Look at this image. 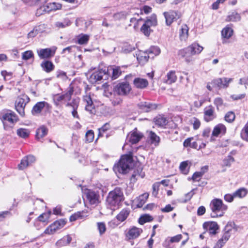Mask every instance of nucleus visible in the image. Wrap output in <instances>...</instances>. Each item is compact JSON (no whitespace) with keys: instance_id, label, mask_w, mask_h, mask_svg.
Segmentation results:
<instances>
[{"instance_id":"1","label":"nucleus","mask_w":248,"mask_h":248,"mask_svg":"<svg viewBox=\"0 0 248 248\" xmlns=\"http://www.w3.org/2000/svg\"><path fill=\"white\" fill-rule=\"evenodd\" d=\"M203 47L197 43H194L188 46L179 51L178 54L185 58L186 62L193 61L192 56L199 55L202 51Z\"/></svg>"},{"instance_id":"2","label":"nucleus","mask_w":248,"mask_h":248,"mask_svg":"<svg viewBox=\"0 0 248 248\" xmlns=\"http://www.w3.org/2000/svg\"><path fill=\"white\" fill-rule=\"evenodd\" d=\"M133 166V160L131 155H124L122 156L119 162L115 164L114 170L123 174L127 173Z\"/></svg>"},{"instance_id":"3","label":"nucleus","mask_w":248,"mask_h":248,"mask_svg":"<svg viewBox=\"0 0 248 248\" xmlns=\"http://www.w3.org/2000/svg\"><path fill=\"white\" fill-rule=\"evenodd\" d=\"M123 199V193L122 190L119 187H116L109 193L107 202L111 209L114 210L119 206Z\"/></svg>"},{"instance_id":"4","label":"nucleus","mask_w":248,"mask_h":248,"mask_svg":"<svg viewBox=\"0 0 248 248\" xmlns=\"http://www.w3.org/2000/svg\"><path fill=\"white\" fill-rule=\"evenodd\" d=\"M210 208L211 210V217L215 218L222 217L228 207L223 203L222 200L215 199L211 202Z\"/></svg>"},{"instance_id":"5","label":"nucleus","mask_w":248,"mask_h":248,"mask_svg":"<svg viewBox=\"0 0 248 248\" xmlns=\"http://www.w3.org/2000/svg\"><path fill=\"white\" fill-rule=\"evenodd\" d=\"M1 120L4 129L10 130L17 121V117L14 112H10L4 114L2 116Z\"/></svg>"},{"instance_id":"6","label":"nucleus","mask_w":248,"mask_h":248,"mask_svg":"<svg viewBox=\"0 0 248 248\" xmlns=\"http://www.w3.org/2000/svg\"><path fill=\"white\" fill-rule=\"evenodd\" d=\"M157 23L156 16L155 15H152L144 21V23L140 28L141 32L146 36H149L152 31L151 27L155 26Z\"/></svg>"},{"instance_id":"7","label":"nucleus","mask_w":248,"mask_h":248,"mask_svg":"<svg viewBox=\"0 0 248 248\" xmlns=\"http://www.w3.org/2000/svg\"><path fill=\"white\" fill-rule=\"evenodd\" d=\"M29 101V97L25 94H23L17 98L15 102V107L16 110L21 116L24 115L25 107Z\"/></svg>"},{"instance_id":"8","label":"nucleus","mask_w":248,"mask_h":248,"mask_svg":"<svg viewBox=\"0 0 248 248\" xmlns=\"http://www.w3.org/2000/svg\"><path fill=\"white\" fill-rule=\"evenodd\" d=\"M232 80L233 79L232 78H218L212 80L211 84L215 87L218 89H226L229 87V83L232 82Z\"/></svg>"},{"instance_id":"9","label":"nucleus","mask_w":248,"mask_h":248,"mask_svg":"<svg viewBox=\"0 0 248 248\" xmlns=\"http://www.w3.org/2000/svg\"><path fill=\"white\" fill-rule=\"evenodd\" d=\"M65 223L66 222L64 220L60 219L59 220H57L49 226L45 230L44 233L47 234H53L57 231L63 227Z\"/></svg>"},{"instance_id":"10","label":"nucleus","mask_w":248,"mask_h":248,"mask_svg":"<svg viewBox=\"0 0 248 248\" xmlns=\"http://www.w3.org/2000/svg\"><path fill=\"white\" fill-rule=\"evenodd\" d=\"M108 75L106 71L105 70L100 69L93 73L90 76L89 80L91 83L94 84L100 81L104 78L106 79Z\"/></svg>"},{"instance_id":"11","label":"nucleus","mask_w":248,"mask_h":248,"mask_svg":"<svg viewBox=\"0 0 248 248\" xmlns=\"http://www.w3.org/2000/svg\"><path fill=\"white\" fill-rule=\"evenodd\" d=\"M131 87L128 83L122 82L118 84L114 88V92L120 95H125L129 93Z\"/></svg>"},{"instance_id":"12","label":"nucleus","mask_w":248,"mask_h":248,"mask_svg":"<svg viewBox=\"0 0 248 248\" xmlns=\"http://www.w3.org/2000/svg\"><path fill=\"white\" fill-rule=\"evenodd\" d=\"M142 232L141 229L133 226L125 232V237L128 240L135 239L138 238Z\"/></svg>"},{"instance_id":"13","label":"nucleus","mask_w":248,"mask_h":248,"mask_svg":"<svg viewBox=\"0 0 248 248\" xmlns=\"http://www.w3.org/2000/svg\"><path fill=\"white\" fill-rule=\"evenodd\" d=\"M163 15L166 19V23L168 26L170 25L174 21L179 19L181 16L179 13L174 11L164 12Z\"/></svg>"},{"instance_id":"14","label":"nucleus","mask_w":248,"mask_h":248,"mask_svg":"<svg viewBox=\"0 0 248 248\" xmlns=\"http://www.w3.org/2000/svg\"><path fill=\"white\" fill-rule=\"evenodd\" d=\"M56 48H50L40 49L37 50V54L41 59H48L53 56L55 54Z\"/></svg>"},{"instance_id":"15","label":"nucleus","mask_w":248,"mask_h":248,"mask_svg":"<svg viewBox=\"0 0 248 248\" xmlns=\"http://www.w3.org/2000/svg\"><path fill=\"white\" fill-rule=\"evenodd\" d=\"M79 99L77 98L72 100L71 102L68 103L66 105L71 111L73 117L78 119H79V116L77 112V109L79 106Z\"/></svg>"},{"instance_id":"16","label":"nucleus","mask_w":248,"mask_h":248,"mask_svg":"<svg viewBox=\"0 0 248 248\" xmlns=\"http://www.w3.org/2000/svg\"><path fill=\"white\" fill-rule=\"evenodd\" d=\"M83 101L85 103V110L90 114H95L96 111L95 106L90 95H86L83 97Z\"/></svg>"},{"instance_id":"17","label":"nucleus","mask_w":248,"mask_h":248,"mask_svg":"<svg viewBox=\"0 0 248 248\" xmlns=\"http://www.w3.org/2000/svg\"><path fill=\"white\" fill-rule=\"evenodd\" d=\"M203 228L208 231L210 234L215 235L217 233V231L218 230L219 226L216 222L208 221L203 224Z\"/></svg>"},{"instance_id":"18","label":"nucleus","mask_w":248,"mask_h":248,"mask_svg":"<svg viewBox=\"0 0 248 248\" xmlns=\"http://www.w3.org/2000/svg\"><path fill=\"white\" fill-rule=\"evenodd\" d=\"M233 30L228 26L224 28L221 31L222 42L223 44L228 43V39L233 35Z\"/></svg>"},{"instance_id":"19","label":"nucleus","mask_w":248,"mask_h":248,"mask_svg":"<svg viewBox=\"0 0 248 248\" xmlns=\"http://www.w3.org/2000/svg\"><path fill=\"white\" fill-rule=\"evenodd\" d=\"M142 136L143 135L136 129V130L129 133L127 135V139L131 143L134 144L138 142L142 138Z\"/></svg>"},{"instance_id":"20","label":"nucleus","mask_w":248,"mask_h":248,"mask_svg":"<svg viewBox=\"0 0 248 248\" xmlns=\"http://www.w3.org/2000/svg\"><path fill=\"white\" fill-rule=\"evenodd\" d=\"M234 225V223L232 222H228L227 224L224 229L225 232L223 234L222 237L220 239L221 241L225 243L229 239L231 236V232Z\"/></svg>"},{"instance_id":"21","label":"nucleus","mask_w":248,"mask_h":248,"mask_svg":"<svg viewBox=\"0 0 248 248\" xmlns=\"http://www.w3.org/2000/svg\"><path fill=\"white\" fill-rule=\"evenodd\" d=\"M133 84L136 88L143 89L148 86L149 83L146 79L137 78L134 79Z\"/></svg>"},{"instance_id":"22","label":"nucleus","mask_w":248,"mask_h":248,"mask_svg":"<svg viewBox=\"0 0 248 248\" xmlns=\"http://www.w3.org/2000/svg\"><path fill=\"white\" fill-rule=\"evenodd\" d=\"M204 118L206 122L212 120L214 118V108L210 105L204 109Z\"/></svg>"},{"instance_id":"23","label":"nucleus","mask_w":248,"mask_h":248,"mask_svg":"<svg viewBox=\"0 0 248 248\" xmlns=\"http://www.w3.org/2000/svg\"><path fill=\"white\" fill-rule=\"evenodd\" d=\"M177 79L175 71H170L166 75L164 79V82L168 84L175 83Z\"/></svg>"},{"instance_id":"24","label":"nucleus","mask_w":248,"mask_h":248,"mask_svg":"<svg viewBox=\"0 0 248 248\" xmlns=\"http://www.w3.org/2000/svg\"><path fill=\"white\" fill-rule=\"evenodd\" d=\"M45 107H48V104L46 102L42 101L37 103L32 108V114L35 115L40 113Z\"/></svg>"},{"instance_id":"25","label":"nucleus","mask_w":248,"mask_h":248,"mask_svg":"<svg viewBox=\"0 0 248 248\" xmlns=\"http://www.w3.org/2000/svg\"><path fill=\"white\" fill-rule=\"evenodd\" d=\"M73 93V90L70 88L69 90L65 94L62 95L57 94L54 97V100L57 102H60L62 100H69L71 99V95Z\"/></svg>"},{"instance_id":"26","label":"nucleus","mask_w":248,"mask_h":248,"mask_svg":"<svg viewBox=\"0 0 248 248\" xmlns=\"http://www.w3.org/2000/svg\"><path fill=\"white\" fill-rule=\"evenodd\" d=\"M140 108L145 112H149L156 108L155 104H153L149 102H141L139 105Z\"/></svg>"},{"instance_id":"27","label":"nucleus","mask_w":248,"mask_h":248,"mask_svg":"<svg viewBox=\"0 0 248 248\" xmlns=\"http://www.w3.org/2000/svg\"><path fill=\"white\" fill-rule=\"evenodd\" d=\"M88 216V213L87 210H83L81 212H78L72 215L70 217V221H74L78 219H83Z\"/></svg>"},{"instance_id":"28","label":"nucleus","mask_w":248,"mask_h":248,"mask_svg":"<svg viewBox=\"0 0 248 248\" xmlns=\"http://www.w3.org/2000/svg\"><path fill=\"white\" fill-rule=\"evenodd\" d=\"M86 196L91 204H95L98 202L99 196L94 191L88 190Z\"/></svg>"},{"instance_id":"29","label":"nucleus","mask_w":248,"mask_h":248,"mask_svg":"<svg viewBox=\"0 0 248 248\" xmlns=\"http://www.w3.org/2000/svg\"><path fill=\"white\" fill-rule=\"evenodd\" d=\"M226 127L223 124H220L216 125L212 132V136L217 137L220 134H224L226 132Z\"/></svg>"},{"instance_id":"30","label":"nucleus","mask_w":248,"mask_h":248,"mask_svg":"<svg viewBox=\"0 0 248 248\" xmlns=\"http://www.w3.org/2000/svg\"><path fill=\"white\" fill-rule=\"evenodd\" d=\"M41 66L43 69L46 73H49L53 71L55 67L53 63L49 61L43 62L41 64Z\"/></svg>"},{"instance_id":"31","label":"nucleus","mask_w":248,"mask_h":248,"mask_svg":"<svg viewBox=\"0 0 248 248\" xmlns=\"http://www.w3.org/2000/svg\"><path fill=\"white\" fill-rule=\"evenodd\" d=\"M46 6V12H49L51 11H56L61 9L62 4L57 2H52L47 4Z\"/></svg>"},{"instance_id":"32","label":"nucleus","mask_w":248,"mask_h":248,"mask_svg":"<svg viewBox=\"0 0 248 248\" xmlns=\"http://www.w3.org/2000/svg\"><path fill=\"white\" fill-rule=\"evenodd\" d=\"M130 211L128 209H123L117 216V219L123 222L124 221L129 215Z\"/></svg>"},{"instance_id":"33","label":"nucleus","mask_w":248,"mask_h":248,"mask_svg":"<svg viewBox=\"0 0 248 248\" xmlns=\"http://www.w3.org/2000/svg\"><path fill=\"white\" fill-rule=\"evenodd\" d=\"M143 19L141 17H137L136 16L131 18L130 20V24L129 26H133V28L135 31H137L139 28V25L140 22L142 21Z\"/></svg>"},{"instance_id":"34","label":"nucleus","mask_w":248,"mask_h":248,"mask_svg":"<svg viewBox=\"0 0 248 248\" xmlns=\"http://www.w3.org/2000/svg\"><path fill=\"white\" fill-rule=\"evenodd\" d=\"M148 197L149 194L148 193H144L140 195L137 199L138 203L137 204V206L139 208L142 207L144 204L146 202Z\"/></svg>"},{"instance_id":"35","label":"nucleus","mask_w":248,"mask_h":248,"mask_svg":"<svg viewBox=\"0 0 248 248\" xmlns=\"http://www.w3.org/2000/svg\"><path fill=\"white\" fill-rule=\"evenodd\" d=\"M188 29L186 25H184L181 27L180 30V38L183 41H185L188 37Z\"/></svg>"},{"instance_id":"36","label":"nucleus","mask_w":248,"mask_h":248,"mask_svg":"<svg viewBox=\"0 0 248 248\" xmlns=\"http://www.w3.org/2000/svg\"><path fill=\"white\" fill-rule=\"evenodd\" d=\"M78 43L79 45L87 44L90 39V35L86 34H79L78 37Z\"/></svg>"},{"instance_id":"37","label":"nucleus","mask_w":248,"mask_h":248,"mask_svg":"<svg viewBox=\"0 0 248 248\" xmlns=\"http://www.w3.org/2000/svg\"><path fill=\"white\" fill-rule=\"evenodd\" d=\"M48 130L45 126H42L39 128L36 133L37 139H40L45 136L47 133Z\"/></svg>"},{"instance_id":"38","label":"nucleus","mask_w":248,"mask_h":248,"mask_svg":"<svg viewBox=\"0 0 248 248\" xmlns=\"http://www.w3.org/2000/svg\"><path fill=\"white\" fill-rule=\"evenodd\" d=\"M240 19V15L235 12H233L227 16L226 21L227 22H236L239 21Z\"/></svg>"},{"instance_id":"39","label":"nucleus","mask_w":248,"mask_h":248,"mask_svg":"<svg viewBox=\"0 0 248 248\" xmlns=\"http://www.w3.org/2000/svg\"><path fill=\"white\" fill-rule=\"evenodd\" d=\"M149 136L151 140V143L154 144L155 146H158L160 142V138L152 131L150 132Z\"/></svg>"},{"instance_id":"40","label":"nucleus","mask_w":248,"mask_h":248,"mask_svg":"<svg viewBox=\"0 0 248 248\" xmlns=\"http://www.w3.org/2000/svg\"><path fill=\"white\" fill-rule=\"evenodd\" d=\"M120 95H119L117 93H115L110 99V101H111V104L113 106L119 105L122 103V99L120 96Z\"/></svg>"},{"instance_id":"41","label":"nucleus","mask_w":248,"mask_h":248,"mask_svg":"<svg viewBox=\"0 0 248 248\" xmlns=\"http://www.w3.org/2000/svg\"><path fill=\"white\" fill-rule=\"evenodd\" d=\"M17 134L21 138H26L30 135V131L27 129L20 128L17 129Z\"/></svg>"},{"instance_id":"42","label":"nucleus","mask_w":248,"mask_h":248,"mask_svg":"<svg viewBox=\"0 0 248 248\" xmlns=\"http://www.w3.org/2000/svg\"><path fill=\"white\" fill-rule=\"evenodd\" d=\"M155 122L156 125L160 126H164L166 125L168 123L165 117L161 116L156 117V118L155 119Z\"/></svg>"},{"instance_id":"43","label":"nucleus","mask_w":248,"mask_h":248,"mask_svg":"<svg viewBox=\"0 0 248 248\" xmlns=\"http://www.w3.org/2000/svg\"><path fill=\"white\" fill-rule=\"evenodd\" d=\"M129 14L126 12H121L114 14L113 17L115 20L125 19Z\"/></svg>"},{"instance_id":"44","label":"nucleus","mask_w":248,"mask_h":248,"mask_svg":"<svg viewBox=\"0 0 248 248\" xmlns=\"http://www.w3.org/2000/svg\"><path fill=\"white\" fill-rule=\"evenodd\" d=\"M71 24L70 21L67 19H64L63 22L58 21L55 24V26L58 28H64L70 26Z\"/></svg>"},{"instance_id":"45","label":"nucleus","mask_w":248,"mask_h":248,"mask_svg":"<svg viewBox=\"0 0 248 248\" xmlns=\"http://www.w3.org/2000/svg\"><path fill=\"white\" fill-rule=\"evenodd\" d=\"M153 220V218L152 216L148 215H145L141 216L139 219V223L143 225L147 222H150Z\"/></svg>"},{"instance_id":"46","label":"nucleus","mask_w":248,"mask_h":248,"mask_svg":"<svg viewBox=\"0 0 248 248\" xmlns=\"http://www.w3.org/2000/svg\"><path fill=\"white\" fill-rule=\"evenodd\" d=\"M47 30V25L44 23L40 24L34 27V31H36V32L38 33L45 32Z\"/></svg>"},{"instance_id":"47","label":"nucleus","mask_w":248,"mask_h":248,"mask_svg":"<svg viewBox=\"0 0 248 248\" xmlns=\"http://www.w3.org/2000/svg\"><path fill=\"white\" fill-rule=\"evenodd\" d=\"M241 137L243 140L248 141V121L241 131Z\"/></svg>"},{"instance_id":"48","label":"nucleus","mask_w":248,"mask_h":248,"mask_svg":"<svg viewBox=\"0 0 248 248\" xmlns=\"http://www.w3.org/2000/svg\"><path fill=\"white\" fill-rule=\"evenodd\" d=\"M247 193V190L245 188H240L233 193L235 197L243 198L245 197Z\"/></svg>"},{"instance_id":"49","label":"nucleus","mask_w":248,"mask_h":248,"mask_svg":"<svg viewBox=\"0 0 248 248\" xmlns=\"http://www.w3.org/2000/svg\"><path fill=\"white\" fill-rule=\"evenodd\" d=\"M235 118V115L232 111H229L227 112L225 116V120L228 123L232 122Z\"/></svg>"},{"instance_id":"50","label":"nucleus","mask_w":248,"mask_h":248,"mask_svg":"<svg viewBox=\"0 0 248 248\" xmlns=\"http://www.w3.org/2000/svg\"><path fill=\"white\" fill-rule=\"evenodd\" d=\"M144 176V173L142 171V170L140 169H137L136 171H135L134 173L132 175V177L133 178L137 179L138 177L143 178Z\"/></svg>"},{"instance_id":"51","label":"nucleus","mask_w":248,"mask_h":248,"mask_svg":"<svg viewBox=\"0 0 248 248\" xmlns=\"http://www.w3.org/2000/svg\"><path fill=\"white\" fill-rule=\"evenodd\" d=\"M50 214V211L41 214L38 217L39 220L42 222H45L47 221L49 218Z\"/></svg>"},{"instance_id":"52","label":"nucleus","mask_w":248,"mask_h":248,"mask_svg":"<svg viewBox=\"0 0 248 248\" xmlns=\"http://www.w3.org/2000/svg\"><path fill=\"white\" fill-rule=\"evenodd\" d=\"M94 139V133L93 131L88 130L86 133V140L89 142H92Z\"/></svg>"},{"instance_id":"53","label":"nucleus","mask_w":248,"mask_h":248,"mask_svg":"<svg viewBox=\"0 0 248 248\" xmlns=\"http://www.w3.org/2000/svg\"><path fill=\"white\" fill-rule=\"evenodd\" d=\"M188 166V163L187 161H184L182 162L180 165V169L181 171L184 173V174H187L188 172V170L187 169V167Z\"/></svg>"},{"instance_id":"54","label":"nucleus","mask_w":248,"mask_h":248,"mask_svg":"<svg viewBox=\"0 0 248 248\" xmlns=\"http://www.w3.org/2000/svg\"><path fill=\"white\" fill-rule=\"evenodd\" d=\"M121 74V71L119 67H117L113 69L112 78L113 79L118 78Z\"/></svg>"},{"instance_id":"55","label":"nucleus","mask_w":248,"mask_h":248,"mask_svg":"<svg viewBox=\"0 0 248 248\" xmlns=\"http://www.w3.org/2000/svg\"><path fill=\"white\" fill-rule=\"evenodd\" d=\"M28 166H29L28 162L26 158L24 157L21 160V162L18 165V167L19 170H23L25 169L26 167H27Z\"/></svg>"},{"instance_id":"56","label":"nucleus","mask_w":248,"mask_h":248,"mask_svg":"<svg viewBox=\"0 0 248 248\" xmlns=\"http://www.w3.org/2000/svg\"><path fill=\"white\" fill-rule=\"evenodd\" d=\"M169 239V237L167 238L163 243V246L165 248H174V246L172 245L171 241Z\"/></svg>"},{"instance_id":"57","label":"nucleus","mask_w":248,"mask_h":248,"mask_svg":"<svg viewBox=\"0 0 248 248\" xmlns=\"http://www.w3.org/2000/svg\"><path fill=\"white\" fill-rule=\"evenodd\" d=\"M234 161V158L232 156H228L227 158L223 160V164L226 166H230L232 163Z\"/></svg>"},{"instance_id":"58","label":"nucleus","mask_w":248,"mask_h":248,"mask_svg":"<svg viewBox=\"0 0 248 248\" xmlns=\"http://www.w3.org/2000/svg\"><path fill=\"white\" fill-rule=\"evenodd\" d=\"M97 227L100 234H103L106 230V225L103 222H98Z\"/></svg>"},{"instance_id":"59","label":"nucleus","mask_w":248,"mask_h":248,"mask_svg":"<svg viewBox=\"0 0 248 248\" xmlns=\"http://www.w3.org/2000/svg\"><path fill=\"white\" fill-rule=\"evenodd\" d=\"M191 123L193 124V128L195 130L198 129L201 125L200 121L196 118H193V119L191 120Z\"/></svg>"},{"instance_id":"60","label":"nucleus","mask_w":248,"mask_h":248,"mask_svg":"<svg viewBox=\"0 0 248 248\" xmlns=\"http://www.w3.org/2000/svg\"><path fill=\"white\" fill-rule=\"evenodd\" d=\"M134 49H135L134 47H133L129 45H126L123 47V48L122 49V51L123 52H124L125 53H128L132 52Z\"/></svg>"},{"instance_id":"61","label":"nucleus","mask_w":248,"mask_h":248,"mask_svg":"<svg viewBox=\"0 0 248 248\" xmlns=\"http://www.w3.org/2000/svg\"><path fill=\"white\" fill-rule=\"evenodd\" d=\"M202 176V173H200L199 171L196 172L193 174L192 177V179L193 181L199 182L201 180Z\"/></svg>"},{"instance_id":"62","label":"nucleus","mask_w":248,"mask_h":248,"mask_svg":"<svg viewBox=\"0 0 248 248\" xmlns=\"http://www.w3.org/2000/svg\"><path fill=\"white\" fill-rule=\"evenodd\" d=\"M33 57V53L31 51H27L22 54V59L27 60Z\"/></svg>"},{"instance_id":"63","label":"nucleus","mask_w":248,"mask_h":248,"mask_svg":"<svg viewBox=\"0 0 248 248\" xmlns=\"http://www.w3.org/2000/svg\"><path fill=\"white\" fill-rule=\"evenodd\" d=\"M109 128V125L108 124H105L102 127L98 129L99 130V136H102V132H104Z\"/></svg>"},{"instance_id":"64","label":"nucleus","mask_w":248,"mask_h":248,"mask_svg":"<svg viewBox=\"0 0 248 248\" xmlns=\"http://www.w3.org/2000/svg\"><path fill=\"white\" fill-rule=\"evenodd\" d=\"M150 53H153L155 55H158L160 53V50L157 46H153L151 47L149 50Z\"/></svg>"}]
</instances>
